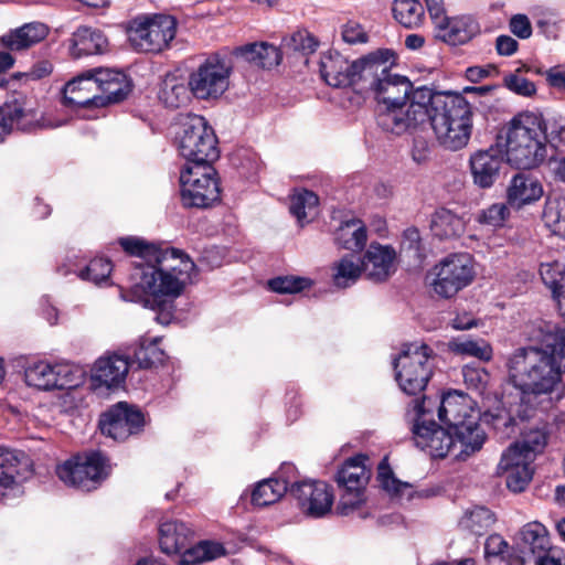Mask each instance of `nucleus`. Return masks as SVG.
<instances>
[{"label":"nucleus","mask_w":565,"mask_h":565,"mask_svg":"<svg viewBox=\"0 0 565 565\" xmlns=\"http://www.w3.org/2000/svg\"><path fill=\"white\" fill-rule=\"evenodd\" d=\"M395 54L388 49L373 52L363 68L364 84L379 103L377 125L402 135L430 124L437 140L450 150L467 146L472 131V106L459 93L434 92L427 86L413 89L408 77L392 72Z\"/></svg>","instance_id":"nucleus-1"},{"label":"nucleus","mask_w":565,"mask_h":565,"mask_svg":"<svg viewBox=\"0 0 565 565\" xmlns=\"http://www.w3.org/2000/svg\"><path fill=\"white\" fill-rule=\"evenodd\" d=\"M535 339L536 344L518 348L508 356V383L521 393L523 401H551L565 374V328L542 322Z\"/></svg>","instance_id":"nucleus-2"},{"label":"nucleus","mask_w":565,"mask_h":565,"mask_svg":"<svg viewBox=\"0 0 565 565\" xmlns=\"http://www.w3.org/2000/svg\"><path fill=\"white\" fill-rule=\"evenodd\" d=\"M196 274L194 262L183 252L164 248L141 269L140 287L147 296L140 299L145 307L156 312V321L169 324L173 319L174 303Z\"/></svg>","instance_id":"nucleus-3"},{"label":"nucleus","mask_w":565,"mask_h":565,"mask_svg":"<svg viewBox=\"0 0 565 565\" xmlns=\"http://www.w3.org/2000/svg\"><path fill=\"white\" fill-rule=\"evenodd\" d=\"M504 154L516 169L531 170L547 157V125L541 113L523 110L505 127Z\"/></svg>","instance_id":"nucleus-4"},{"label":"nucleus","mask_w":565,"mask_h":565,"mask_svg":"<svg viewBox=\"0 0 565 565\" xmlns=\"http://www.w3.org/2000/svg\"><path fill=\"white\" fill-rule=\"evenodd\" d=\"M177 142L186 166L212 164L220 156L214 130L202 116L193 115L185 119Z\"/></svg>","instance_id":"nucleus-5"},{"label":"nucleus","mask_w":565,"mask_h":565,"mask_svg":"<svg viewBox=\"0 0 565 565\" xmlns=\"http://www.w3.org/2000/svg\"><path fill=\"white\" fill-rule=\"evenodd\" d=\"M433 350L425 343H406L394 360V370L399 387L415 395L426 387L431 374L430 355Z\"/></svg>","instance_id":"nucleus-6"},{"label":"nucleus","mask_w":565,"mask_h":565,"mask_svg":"<svg viewBox=\"0 0 565 565\" xmlns=\"http://www.w3.org/2000/svg\"><path fill=\"white\" fill-rule=\"evenodd\" d=\"M127 33L136 51L159 53L174 39L177 21L167 14L141 15L130 21Z\"/></svg>","instance_id":"nucleus-7"},{"label":"nucleus","mask_w":565,"mask_h":565,"mask_svg":"<svg viewBox=\"0 0 565 565\" xmlns=\"http://www.w3.org/2000/svg\"><path fill=\"white\" fill-rule=\"evenodd\" d=\"M180 184L184 206L206 209L220 201L217 173L212 164L185 166Z\"/></svg>","instance_id":"nucleus-8"},{"label":"nucleus","mask_w":565,"mask_h":565,"mask_svg":"<svg viewBox=\"0 0 565 565\" xmlns=\"http://www.w3.org/2000/svg\"><path fill=\"white\" fill-rule=\"evenodd\" d=\"M435 279L431 287L443 298H451L475 279V263L470 254H451L434 267Z\"/></svg>","instance_id":"nucleus-9"},{"label":"nucleus","mask_w":565,"mask_h":565,"mask_svg":"<svg viewBox=\"0 0 565 565\" xmlns=\"http://www.w3.org/2000/svg\"><path fill=\"white\" fill-rule=\"evenodd\" d=\"M366 460V456L355 455L347 459L335 475V481L343 490L338 507L340 514H349L365 500L364 492L371 477Z\"/></svg>","instance_id":"nucleus-10"},{"label":"nucleus","mask_w":565,"mask_h":565,"mask_svg":"<svg viewBox=\"0 0 565 565\" xmlns=\"http://www.w3.org/2000/svg\"><path fill=\"white\" fill-rule=\"evenodd\" d=\"M56 473L60 480L66 486L83 491H92L96 489L108 475L106 470V458L100 452H90L83 456L78 455L57 466Z\"/></svg>","instance_id":"nucleus-11"},{"label":"nucleus","mask_w":565,"mask_h":565,"mask_svg":"<svg viewBox=\"0 0 565 565\" xmlns=\"http://www.w3.org/2000/svg\"><path fill=\"white\" fill-rule=\"evenodd\" d=\"M231 67L218 56H211L189 78V87L199 99L218 98L228 88Z\"/></svg>","instance_id":"nucleus-12"},{"label":"nucleus","mask_w":565,"mask_h":565,"mask_svg":"<svg viewBox=\"0 0 565 565\" xmlns=\"http://www.w3.org/2000/svg\"><path fill=\"white\" fill-rule=\"evenodd\" d=\"M373 60V52L356 60L349 61L339 52H328L320 58V74L323 81L332 87H348L364 84L363 68Z\"/></svg>","instance_id":"nucleus-13"},{"label":"nucleus","mask_w":565,"mask_h":565,"mask_svg":"<svg viewBox=\"0 0 565 565\" xmlns=\"http://www.w3.org/2000/svg\"><path fill=\"white\" fill-rule=\"evenodd\" d=\"M290 494L309 518L319 519L331 512L334 501L332 488L323 481H300L290 484Z\"/></svg>","instance_id":"nucleus-14"},{"label":"nucleus","mask_w":565,"mask_h":565,"mask_svg":"<svg viewBox=\"0 0 565 565\" xmlns=\"http://www.w3.org/2000/svg\"><path fill=\"white\" fill-rule=\"evenodd\" d=\"M143 424V414L122 402L111 407L99 420L102 433L115 440H125L138 434Z\"/></svg>","instance_id":"nucleus-15"},{"label":"nucleus","mask_w":565,"mask_h":565,"mask_svg":"<svg viewBox=\"0 0 565 565\" xmlns=\"http://www.w3.org/2000/svg\"><path fill=\"white\" fill-rule=\"evenodd\" d=\"M533 460L532 455L515 443L502 454L498 470L511 491L521 492L529 484L533 476Z\"/></svg>","instance_id":"nucleus-16"},{"label":"nucleus","mask_w":565,"mask_h":565,"mask_svg":"<svg viewBox=\"0 0 565 565\" xmlns=\"http://www.w3.org/2000/svg\"><path fill=\"white\" fill-rule=\"evenodd\" d=\"M414 441L418 448L433 458H445L455 454L457 444L450 428L438 426L435 422H417L413 428Z\"/></svg>","instance_id":"nucleus-17"},{"label":"nucleus","mask_w":565,"mask_h":565,"mask_svg":"<svg viewBox=\"0 0 565 565\" xmlns=\"http://www.w3.org/2000/svg\"><path fill=\"white\" fill-rule=\"evenodd\" d=\"M96 70L79 74L68 81L63 88L64 104L71 108H99Z\"/></svg>","instance_id":"nucleus-18"},{"label":"nucleus","mask_w":565,"mask_h":565,"mask_svg":"<svg viewBox=\"0 0 565 565\" xmlns=\"http://www.w3.org/2000/svg\"><path fill=\"white\" fill-rule=\"evenodd\" d=\"M396 258L392 246L372 243L361 259L363 273L374 282L386 281L396 271Z\"/></svg>","instance_id":"nucleus-19"},{"label":"nucleus","mask_w":565,"mask_h":565,"mask_svg":"<svg viewBox=\"0 0 565 565\" xmlns=\"http://www.w3.org/2000/svg\"><path fill=\"white\" fill-rule=\"evenodd\" d=\"M435 25L437 39L450 45H460L470 41L480 31L478 22L469 17L438 18Z\"/></svg>","instance_id":"nucleus-20"},{"label":"nucleus","mask_w":565,"mask_h":565,"mask_svg":"<svg viewBox=\"0 0 565 565\" xmlns=\"http://www.w3.org/2000/svg\"><path fill=\"white\" fill-rule=\"evenodd\" d=\"M67 372V367L64 365H53L40 361L25 369L24 380L29 386L38 390L65 388L70 386V382L66 380Z\"/></svg>","instance_id":"nucleus-21"},{"label":"nucleus","mask_w":565,"mask_h":565,"mask_svg":"<svg viewBox=\"0 0 565 565\" xmlns=\"http://www.w3.org/2000/svg\"><path fill=\"white\" fill-rule=\"evenodd\" d=\"M471 398L459 392H449L441 397L438 408L440 422L452 429L469 419L477 418L471 405Z\"/></svg>","instance_id":"nucleus-22"},{"label":"nucleus","mask_w":565,"mask_h":565,"mask_svg":"<svg viewBox=\"0 0 565 565\" xmlns=\"http://www.w3.org/2000/svg\"><path fill=\"white\" fill-rule=\"evenodd\" d=\"M469 163L473 183L481 189H488L499 178L502 157L497 150H480L470 157Z\"/></svg>","instance_id":"nucleus-23"},{"label":"nucleus","mask_w":565,"mask_h":565,"mask_svg":"<svg viewBox=\"0 0 565 565\" xmlns=\"http://www.w3.org/2000/svg\"><path fill=\"white\" fill-rule=\"evenodd\" d=\"M543 194L544 189L540 180L526 173L513 175L507 189L508 203L515 209L539 201Z\"/></svg>","instance_id":"nucleus-24"},{"label":"nucleus","mask_w":565,"mask_h":565,"mask_svg":"<svg viewBox=\"0 0 565 565\" xmlns=\"http://www.w3.org/2000/svg\"><path fill=\"white\" fill-rule=\"evenodd\" d=\"M99 107L119 103L130 93L131 85L127 76L119 71L96 70Z\"/></svg>","instance_id":"nucleus-25"},{"label":"nucleus","mask_w":565,"mask_h":565,"mask_svg":"<svg viewBox=\"0 0 565 565\" xmlns=\"http://www.w3.org/2000/svg\"><path fill=\"white\" fill-rule=\"evenodd\" d=\"M129 370L128 360L118 354H108L99 358L92 369V380L108 388L119 386L126 379Z\"/></svg>","instance_id":"nucleus-26"},{"label":"nucleus","mask_w":565,"mask_h":565,"mask_svg":"<svg viewBox=\"0 0 565 565\" xmlns=\"http://www.w3.org/2000/svg\"><path fill=\"white\" fill-rule=\"evenodd\" d=\"M47 34L49 29L44 23L30 22L3 34L0 43L11 51H22L40 43Z\"/></svg>","instance_id":"nucleus-27"},{"label":"nucleus","mask_w":565,"mask_h":565,"mask_svg":"<svg viewBox=\"0 0 565 565\" xmlns=\"http://www.w3.org/2000/svg\"><path fill=\"white\" fill-rule=\"evenodd\" d=\"M452 436L460 450L455 452V458L466 459V457L479 451L484 441L486 433L477 423V418L469 419L467 423L461 424L451 429Z\"/></svg>","instance_id":"nucleus-28"},{"label":"nucleus","mask_w":565,"mask_h":565,"mask_svg":"<svg viewBox=\"0 0 565 565\" xmlns=\"http://www.w3.org/2000/svg\"><path fill=\"white\" fill-rule=\"evenodd\" d=\"M429 227L435 237L450 239L465 232L466 221L456 212L439 207L430 215Z\"/></svg>","instance_id":"nucleus-29"},{"label":"nucleus","mask_w":565,"mask_h":565,"mask_svg":"<svg viewBox=\"0 0 565 565\" xmlns=\"http://www.w3.org/2000/svg\"><path fill=\"white\" fill-rule=\"evenodd\" d=\"M226 554L224 545L220 542L203 540L195 544L190 543V539L186 541V547L184 548L181 558L179 559L180 565H199L202 563L214 561Z\"/></svg>","instance_id":"nucleus-30"},{"label":"nucleus","mask_w":565,"mask_h":565,"mask_svg":"<svg viewBox=\"0 0 565 565\" xmlns=\"http://www.w3.org/2000/svg\"><path fill=\"white\" fill-rule=\"evenodd\" d=\"M107 45L105 35L88 26L78 28L72 35V50L77 56L104 53Z\"/></svg>","instance_id":"nucleus-31"},{"label":"nucleus","mask_w":565,"mask_h":565,"mask_svg":"<svg viewBox=\"0 0 565 565\" xmlns=\"http://www.w3.org/2000/svg\"><path fill=\"white\" fill-rule=\"evenodd\" d=\"M334 239L344 249L362 250L367 239L366 228L360 220L347 221L337 230Z\"/></svg>","instance_id":"nucleus-32"},{"label":"nucleus","mask_w":565,"mask_h":565,"mask_svg":"<svg viewBox=\"0 0 565 565\" xmlns=\"http://www.w3.org/2000/svg\"><path fill=\"white\" fill-rule=\"evenodd\" d=\"M318 195L309 190H297L290 198V213L301 226L309 223L318 214Z\"/></svg>","instance_id":"nucleus-33"},{"label":"nucleus","mask_w":565,"mask_h":565,"mask_svg":"<svg viewBox=\"0 0 565 565\" xmlns=\"http://www.w3.org/2000/svg\"><path fill=\"white\" fill-rule=\"evenodd\" d=\"M332 280L339 288H347L358 281L363 273L362 260L355 255H345L334 263Z\"/></svg>","instance_id":"nucleus-34"},{"label":"nucleus","mask_w":565,"mask_h":565,"mask_svg":"<svg viewBox=\"0 0 565 565\" xmlns=\"http://www.w3.org/2000/svg\"><path fill=\"white\" fill-rule=\"evenodd\" d=\"M285 479L269 478L258 482L252 493V502L256 507H267L276 503L289 489Z\"/></svg>","instance_id":"nucleus-35"},{"label":"nucleus","mask_w":565,"mask_h":565,"mask_svg":"<svg viewBox=\"0 0 565 565\" xmlns=\"http://www.w3.org/2000/svg\"><path fill=\"white\" fill-rule=\"evenodd\" d=\"M241 55L262 68H271L279 64V50L267 43H253L239 49Z\"/></svg>","instance_id":"nucleus-36"},{"label":"nucleus","mask_w":565,"mask_h":565,"mask_svg":"<svg viewBox=\"0 0 565 565\" xmlns=\"http://www.w3.org/2000/svg\"><path fill=\"white\" fill-rule=\"evenodd\" d=\"M542 220L546 227L558 235L565 223V194H553L546 198Z\"/></svg>","instance_id":"nucleus-37"},{"label":"nucleus","mask_w":565,"mask_h":565,"mask_svg":"<svg viewBox=\"0 0 565 565\" xmlns=\"http://www.w3.org/2000/svg\"><path fill=\"white\" fill-rule=\"evenodd\" d=\"M393 14L402 25L412 29L422 23L424 7L418 0H395Z\"/></svg>","instance_id":"nucleus-38"},{"label":"nucleus","mask_w":565,"mask_h":565,"mask_svg":"<svg viewBox=\"0 0 565 565\" xmlns=\"http://www.w3.org/2000/svg\"><path fill=\"white\" fill-rule=\"evenodd\" d=\"M449 348L456 354L477 358L481 361H490L492 358V348L483 339H454L449 342Z\"/></svg>","instance_id":"nucleus-39"},{"label":"nucleus","mask_w":565,"mask_h":565,"mask_svg":"<svg viewBox=\"0 0 565 565\" xmlns=\"http://www.w3.org/2000/svg\"><path fill=\"white\" fill-rule=\"evenodd\" d=\"M377 479L381 487L391 495L402 498L404 495L411 497L412 494V486L407 482H402L394 477L386 458L379 465Z\"/></svg>","instance_id":"nucleus-40"},{"label":"nucleus","mask_w":565,"mask_h":565,"mask_svg":"<svg viewBox=\"0 0 565 565\" xmlns=\"http://www.w3.org/2000/svg\"><path fill=\"white\" fill-rule=\"evenodd\" d=\"M548 440V430L546 425H542L539 427L530 428L526 430L521 441H516L519 446L522 447L527 455H532V458L535 459L537 454H541Z\"/></svg>","instance_id":"nucleus-41"},{"label":"nucleus","mask_w":565,"mask_h":565,"mask_svg":"<svg viewBox=\"0 0 565 565\" xmlns=\"http://www.w3.org/2000/svg\"><path fill=\"white\" fill-rule=\"evenodd\" d=\"M119 244L129 255L147 259V264H150L154 258H157L159 253L164 250V248H160L153 244H148L138 237L120 238Z\"/></svg>","instance_id":"nucleus-42"},{"label":"nucleus","mask_w":565,"mask_h":565,"mask_svg":"<svg viewBox=\"0 0 565 565\" xmlns=\"http://www.w3.org/2000/svg\"><path fill=\"white\" fill-rule=\"evenodd\" d=\"M24 117L23 108L17 103L0 107V142L3 141L4 136L12 130L14 125L25 128Z\"/></svg>","instance_id":"nucleus-43"},{"label":"nucleus","mask_w":565,"mask_h":565,"mask_svg":"<svg viewBox=\"0 0 565 565\" xmlns=\"http://www.w3.org/2000/svg\"><path fill=\"white\" fill-rule=\"evenodd\" d=\"M540 276L553 295L563 289L565 285V266L559 262L542 263L540 266Z\"/></svg>","instance_id":"nucleus-44"},{"label":"nucleus","mask_w":565,"mask_h":565,"mask_svg":"<svg viewBox=\"0 0 565 565\" xmlns=\"http://www.w3.org/2000/svg\"><path fill=\"white\" fill-rule=\"evenodd\" d=\"M111 270L113 265L109 259L103 257L94 258L79 271V277L95 285H100L109 280Z\"/></svg>","instance_id":"nucleus-45"},{"label":"nucleus","mask_w":565,"mask_h":565,"mask_svg":"<svg viewBox=\"0 0 565 565\" xmlns=\"http://www.w3.org/2000/svg\"><path fill=\"white\" fill-rule=\"evenodd\" d=\"M18 463L14 451L0 446V488L8 489L15 482Z\"/></svg>","instance_id":"nucleus-46"},{"label":"nucleus","mask_w":565,"mask_h":565,"mask_svg":"<svg viewBox=\"0 0 565 565\" xmlns=\"http://www.w3.org/2000/svg\"><path fill=\"white\" fill-rule=\"evenodd\" d=\"M158 338L146 344L142 341L139 348L135 351V359L138 365L142 369H149L163 362L164 352L157 345Z\"/></svg>","instance_id":"nucleus-47"},{"label":"nucleus","mask_w":565,"mask_h":565,"mask_svg":"<svg viewBox=\"0 0 565 565\" xmlns=\"http://www.w3.org/2000/svg\"><path fill=\"white\" fill-rule=\"evenodd\" d=\"M189 85L169 81L164 83L160 98L170 108H179L189 100Z\"/></svg>","instance_id":"nucleus-48"},{"label":"nucleus","mask_w":565,"mask_h":565,"mask_svg":"<svg viewBox=\"0 0 565 565\" xmlns=\"http://www.w3.org/2000/svg\"><path fill=\"white\" fill-rule=\"evenodd\" d=\"M189 536L186 532H160L159 545L161 551L169 556H182L186 547Z\"/></svg>","instance_id":"nucleus-49"},{"label":"nucleus","mask_w":565,"mask_h":565,"mask_svg":"<svg viewBox=\"0 0 565 565\" xmlns=\"http://www.w3.org/2000/svg\"><path fill=\"white\" fill-rule=\"evenodd\" d=\"M311 280L303 277L284 276L276 277L268 281L270 290L278 294H296L308 288Z\"/></svg>","instance_id":"nucleus-50"},{"label":"nucleus","mask_w":565,"mask_h":565,"mask_svg":"<svg viewBox=\"0 0 565 565\" xmlns=\"http://www.w3.org/2000/svg\"><path fill=\"white\" fill-rule=\"evenodd\" d=\"M495 523V515L484 507H476L465 513L460 521V525L466 529L472 527H490Z\"/></svg>","instance_id":"nucleus-51"},{"label":"nucleus","mask_w":565,"mask_h":565,"mask_svg":"<svg viewBox=\"0 0 565 565\" xmlns=\"http://www.w3.org/2000/svg\"><path fill=\"white\" fill-rule=\"evenodd\" d=\"M503 85L510 92L523 97H531L536 93L535 84L520 75V68L515 73L505 74Z\"/></svg>","instance_id":"nucleus-52"},{"label":"nucleus","mask_w":565,"mask_h":565,"mask_svg":"<svg viewBox=\"0 0 565 565\" xmlns=\"http://www.w3.org/2000/svg\"><path fill=\"white\" fill-rule=\"evenodd\" d=\"M427 124L425 126H422L420 128H417L416 130L409 131L411 134H416L413 140V147H412V158L413 160L418 163H425L429 160L430 153H431V147L430 142L427 138V136L423 135L424 129L426 128Z\"/></svg>","instance_id":"nucleus-53"},{"label":"nucleus","mask_w":565,"mask_h":565,"mask_svg":"<svg viewBox=\"0 0 565 565\" xmlns=\"http://www.w3.org/2000/svg\"><path fill=\"white\" fill-rule=\"evenodd\" d=\"M509 215V209L504 203H494L483 210L478 217L480 223L498 227L502 226Z\"/></svg>","instance_id":"nucleus-54"},{"label":"nucleus","mask_w":565,"mask_h":565,"mask_svg":"<svg viewBox=\"0 0 565 565\" xmlns=\"http://www.w3.org/2000/svg\"><path fill=\"white\" fill-rule=\"evenodd\" d=\"M462 376L469 388L480 392L486 388L489 381V373L484 369L478 366L466 365L462 369Z\"/></svg>","instance_id":"nucleus-55"},{"label":"nucleus","mask_w":565,"mask_h":565,"mask_svg":"<svg viewBox=\"0 0 565 565\" xmlns=\"http://www.w3.org/2000/svg\"><path fill=\"white\" fill-rule=\"evenodd\" d=\"M486 556H501L504 558L509 556V544L508 542L497 532L491 534L484 545Z\"/></svg>","instance_id":"nucleus-56"},{"label":"nucleus","mask_w":565,"mask_h":565,"mask_svg":"<svg viewBox=\"0 0 565 565\" xmlns=\"http://www.w3.org/2000/svg\"><path fill=\"white\" fill-rule=\"evenodd\" d=\"M342 39L349 44L365 43L367 34L360 23L349 21L342 26Z\"/></svg>","instance_id":"nucleus-57"},{"label":"nucleus","mask_w":565,"mask_h":565,"mask_svg":"<svg viewBox=\"0 0 565 565\" xmlns=\"http://www.w3.org/2000/svg\"><path fill=\"white\" fill-rule=\"evenodd\" d=\"M290 44L296 51H300L303 54L315 52L318 46L316 39L306 31L296 32L290 39Z\"/></svg>","instance_id":"nucleus-58"},{"label":"nucleus","mask_w":565,"mask_h":565,"mask_svg":"<svg viewBox=\"0 0 565 565\" xmlns=\"http://www.w3.org/2000/svg\"><path fill=\"white\" fill-rule=\"evenodd\" d=\"M545 172L553 181L565 183V157L553 156L548 158Z\"/></svg>","instance_id":"nucleus-59"},{"label":"nucleus","mask_w":565,"mask_h":565,"mask_svg":"<svg viewBox=\"0 0 565 565\" xmlns=\"http://www.w3.org/2000/svg\"><path fill=\"white\" fill-rule=\"evenodd\" d=\"M510 31L520 39H529L532 35V25L525 14H515L511 18Z\"/></svg>","instance_id":"nucleus-60"},{"label":"nucleus","mask_w":565,"mask_h":565,"mask_svg":"<svg viewBox=\"0 0 565 565\" xmlns=\"http://www.w3.org/2000/svg\"><path fill=\"white\" fill-rule=\"evenodd\" d=\"M420 234L416 227H408L403 232L402 245L407 250L416 254L420 250Z\"/></svg>","instance_id":"nucleus-61"},{"label":"nucleus","mask_w":565,"mask_h":565,"mask_svg":"<svg viewBox=\"0 0 565 565\" xmlns=\"http://www.w3.org/2000/svg\"><path fill=\"white\" fill-rule=\"evenodd\" d=\"M519 43L510 35H500L495 41V49L499 55L510 56L518 50Z\"/></svg>","instance_id":"nucleus-62"},{"label":"nucleus","mask_w":565,"mask_h":565,"mask_svg":"<svg viewBox=\"0 0 565 565\" xmlns=\"http://www.w3.org/2000/svg\"><path fill=\"white\" fill-rule=\"evenodd\" d=\"M531 535V551L533 553H536V551L540 552H547L551 548V543L547 537L548 532H527Z\"/></svg>","instance_id":"nucleus-63"},{"label":"nucleus","mask_w":565,"mask_h":565,"mask_svg":"<svg viewBox=\"0 0 565 565\" xmlns=\"http://www.w3.org/2000/svg\"><path fill=\"white\" fill-rule=\"evenodd\" d=\"M545 76L550 86L565 92V72H563L561 67H551L546 71Z\"/></svg>","instance_id":"nucleus-64"}]
</instances>
